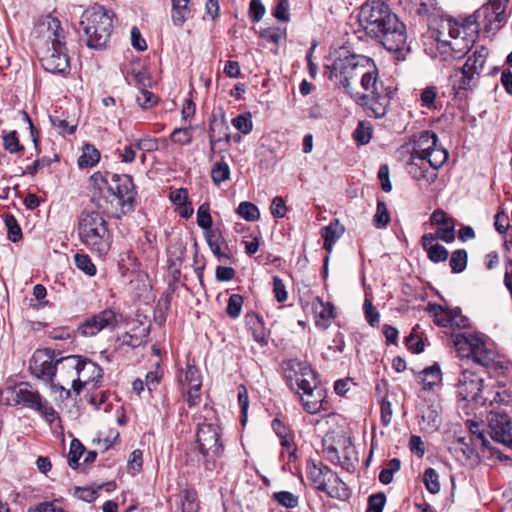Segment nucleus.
<instances>
[{"label":"nucleus","mask_w":512,"mask_h":512,"mask_svg":"<svg viewBox=\"0 0 512 512\" xmlns=\"http://www.w3.org/2000/svg\"><path fill=\"white\" fill-rule=\"evenodd\" d=\"M327 69L329 78L363 106L369 117L382 118L387 114L393 90L378 80V70L371 58L356 54L339 56Z\"/></svg>","instance_id":"obj_1"},{"label":"nucleus","mask_w":512,"mask_h":512,"mask_svg":"<svg viewBox=\"0 0 512 512\" xmlns=\"http://www.w3.org/2000/svg\"><path fill=\"white\" fill-rule=\"evenodd\" d=\"M476 12L465 19L464 22L445 20L439 29L433 33L436 41L434 58L439 59L444 65L454 60L461 59L469 51L474 42L472 34L477 31Z\"/></svg>","instance_id":"obj_2"},{"label":"nucleus","mask_w":512,"mask_h":512,"mask_svg":"<svg viewBox=\"0 0 512 512\" xmlns=\"http://www.w3.org/2000/svg\"><path fill=\"white\" fill-rule=\"evenodd\" d=\"M78 236L92 253L105 256L112 244V236L103 216L95 211H84L78 220Z\"/></svg>","instance_id":"obj_3"},{"label":"nucleus","mask_w":512,"mask_h":512,"mask_svg":"<svg viewBox=\"0 0 512 512\" xmlns=\"http://www.w3.org/2000/svg\"><path fill=\"white\" fill-rule=\"evenodd\" d=\"M113 17L114 14L102 6L90 7L82 13L80 25L88 47L102 49L107 45L113 32Z\"/></svg>","instance_id":"obj_4"},{"label":"nucleus","mask_w":512,"mask_h":512,"mask_svg":"<svg viewBox=\"0 0 512 512\" xmlns=\"http://www.w3.org/2000/svg\"><path fill=\"white\" fill-rule=\"evenodd\" d=\"M0 399L6 405L22 406L37 411L49 422L55 419L53 407L27 382L4 388L0 393Z\"/></svg>","instance_id":"obj_5"},{"label":"nucleus","mask_w":512,"mask_h":512,"mask_svg":"<svg viewBox=\"0 0 512 512\" xmlns=\"http://www.w3.org/2000/svg\"><path fill=\"white\" fill-rule=\"evenodd\" d=\"M105 182L111 197L110 203L114 207L111 214L120 217L132 208L134 202L135 191L132 177L126 174H111Z\"/></svg>","instance_id":"obj_6"},{"label":"nucleus","mask_w":512,"mask_h":512,"mask_svg":"<svg viewBox=\"0 0 512 512\" xmlns=\"http://www.w3.org/2000/svg\"><path fill=\"white\" fill-rule=\"evenodd\" d=\"M196 445L204 459L205 467L211 469L224 452L220 427L211 423L199 425L196 431Z\"/></svg>","instance_id":"obj_7"},{"label":"nucleus","mask_w":512,"mask_h":512,"mask_svg":"<svg viewBox=\"0 0 512 512\" xmlns=\"http://www.w3.org/2000/svg\"><path fill=\"white\" fill-rule=\"evenodd\" d=\"M394 13L388 5L379 0H373L363 4L358 14V21L365 33L371 38L385 26V22Z\"/></svg>","instance_id":"obj_8"},{"label":"nucleus","mask_w":512,"mask_h":512,"mask_svg":"<svg viewBox=\"0 0 512 512\" xmlns=\"http://www.w3.org/2000/svg\"><path fill=\"white\" fill-rule=\"evenodd\" d=\"M371 38L389 52H400L404 49L407 42L406 26L394 14L386 20L385 26L380 27V31Z\"/></svg>","instance_id":"obj_9"},{"label":"nucleus","mask_w":512,"mask_h":512,"mask_svg":"<svg viewBox=\"0 0 512 512\" xmlns=\"http://www.w3.org/2000/svg\"><path fill=\"white\" fill-rule=\"evenodd\" d=\"M35 46L41 50L51 46L60 47L65 43V31L59 19L47 15L41 18L33 29Z\"/></svg>","instance_id":"obj_10"},{"label":"nucleus","mask_w":512,"mask_h":512,"mask_svg":"<svg viewBox=\"0 0 512 512\" xmlns=\"http://www.w3.org/2000/svg\"><path fill=\"white\" fill-rule=\"evenodd\" d=\"M80 364V356L69 355L60 357L54 367V375L50 386L65 392L66 397L70 396L69 386L75 391L77 379V367Z\"/></svg>","instance_id":"obj_11"},{"label":"nucleus","mask_w":512,"mask_h":512,"mask_svg":"<svg viewBox=\"0 0 512 512\" xmlns=\"http://www.w3.org/2000/svg\"><path fill=\"white\" fill-rule=\"evenodd\" d=\"M308 478L315 489L327 493L331 497H338L344 483L339 476L328 466L322 463H309L307 467Z\"/></svg>","instance_id":"obj_12"},{"label":"nucleus","mask_w":512,"mask_h":512,"mask_svg":"<svg viewBox=\"0 0 512 512\" xmlns=\"http://www.w3.org/2000/svg\"><path fill=\"white\" fill-rule=\"evenodd\" d=\"M456 388L457 395L461 400L472 401L480 405L487 403L484 379L474 371L464 369L458 378Z\"/></svg>","instance_id":"obj_13"},{"label":"nucleus","mask_w":512,"mask_h":512,"mask_svg":"<svg viewBox=\"0 0 512 512\" xmlns=\"http://www.w3.org/2000/svg\"><path fill=\"white\" fill-rule=\"evenodd\" d=\"M284 377L292 391L300 394L307 385L316 380L315 372L306 361L290 359L283 363Z\"/></svg>","instance_id":"obj_14"},{"label":"nucleus","mask_w":512,"mask_h":512,"mask_svg":"<svg viewBox=\"0 0 512 512\" xmlns=\"http://www.w3.org/2000/svg\"><path fill=\"white\" fill-rule=\"evenodd\" d=\"M487 434L492 440L512 447V419L502 411H490L487 416Z\"/></svg>","instance_id":"obj_15"},{"label":"nucleus","mask_w":512,"mask_h":512,"mask_svg":"<svg viewBox=\"0 0 512 512\" xmlns=\"http://www.w3.org/2000/svg\"><path fill=\"white\" fill-rule=\"evenodd\" d=\"M57 359L53 350H36L30 359L29 369L31 374L43 382L50 384L53 379V370Z\"/></svg>","instance_id":"obj_16"},{"label":"nucleus","mask_w":512,"mask_h":512,"mask_svg":"<svg viewBox=\"0 0 512 512\" xmlns=\"http://www.w3.org/2000/svg\"><path fill=\"white\" fill-rule=\"evenodd\" d=\"M43 68L53 74H66L70 70L69 57L66 51V43L60 47L51 46L39 50Z\"/></svg>","instance_id":"obj_17"},{"label":"nucleus","mask_w":512,"mask_h":512,"mask_svg":"<svg viewBox=\"0 0 512 512\" xmlns=\"http://www.w3.org/2000/svg\"><path fill=\"white\" fill-rule=\"evenodd\" d=\"M119 322V315L111 310L105 309L100 313L88 318L80 327L79 332L86 337L95 336L101 330L112 329Z\"/></svg>","instance_id":"obj_18"},{"label":"nucleus","mask_w":512,"mask_h":512,"mask_svg":"<svg viewBox=\"0 0 512 512\" xmlns=\"http://www.w3.org/2000/svg\"><path fill=\"white\" fill-rule=\"evenodd\" d=\"M488 56V50L481 46L476 49L473 55L469 56L465 65L460 70L461 78L458 83V89L466 90L470 87V82L475 75H479L483 70Z\"/></svg>","instance_id":"obj_19"},{"label":"nucleus","mask_w":512,"mask_h":512,"mask_svg":"<svg viewBox=\"0 0 512 512\" xmlns=\"http://www.w3.org/2000/svg\"><path fill=\"white\" fill-rule=\"evenodd\" d=\"M178 380L183 387H188L186 400L189 406L197 405L201 399L200 388L202 385L199 369L194 365L187 364L185 369L180 370Z\"/></svg>","instance_id":"obj_20"},{"label":"nucleus","mask_w":512,"mask_h":512,"mask_svg":"<svg viewBox=\"0 0 512 512\" xmlns=\"http://www.w3.org/2000/svg\"><path fill=\"white\" fill-rule=\"evenodd\" d=\"M101 367L95 362L83 359L80 356V364L77 367V379L75 392L79 394L83 387L88 384L96 385L102 379Z\"/></svg>","instance_id":"obj_21"},{"label":"nucleus","mask_w":512,"mask_h":512,"mask_svg":"<svg viewBox=\"0 0 512 512\" xmlns=\"http://www.w3.org/2000/svg\"><path fill=\"white\" fill-rule=\"evenodd\" d=\"M506 6L488 1L479 10L476 11V17H480L485 30L491 31L499 29L505 19Z\"/></svg>","instance_id":"obj_22"},{"label":"nucleus","mask_w":512,"mask_h":512,"mask_svg":"<svg viewBox=\"0 0 512 512\" xmlns=\"http://www.w3.org/2000/svg\"><path fill=\"white\" fill-rule=\"evenodd\" d=\"M297 395L307 413L316 414L321 410L325 395L323 389L317 386V379Z\"/></svg>","instance_id":"obj_23"},{"label":"nucleus","mask_w":512,"mask_h":512,"mask_svg":"<svg viewBox=\"0 0 512 512\" xmlns=\"http://www.w3.org/2000/svg\"><path fill=\"white\" fill-rule=\"evenodd\" d=\"M208 137L210 144V158H212L216 154V146L218 143L225 142L226 144H229L231 140L229 125L223 117H213L210 120Z\"/></svg>","instance_id":"obj_24"},{"label":"nucleus","mask_w":512,"mask_h":512,"mask_svg":"<svg viewBox=\"0 0 512 512\" xmlns=\"http://www.w3.org/2000/svg\"><path fill=\"white\" fill-rule=\"evenodd\" d=\"M441 411L440 403L435 400L421 408V418L426 431L434 432L441 426Z\"/></svg>","instance_id":"obj_25"},{"label":"nucleus","mask_w":512,"mask_h":512,"mask_svg":"<svg viewBox=\"0 0 512 512\" xmlns=\"http://www.w3.org/2000/svg\"><path fill=\"white\" fill-rule=\"evenodd\" d=\"M421 244L430 261L439 263L448 259V250L443 245L435 243L432 233L424 234L421 238Z\"/></svg>","instance_id":"obj_26"},{"label":"nucleus","mask_w":512,"mask_h":512,"mask_svg":"<svg viewBox=\"0 0 512 512\" xmlns=\"http://www.w3.org/2000/svg\"><path fill=\"white\" fill-rule=\"evenodd\" d=\"M437 142V135L434 132H421L415 141L412 158L423 160L424 154L430 152L437 145Z\"/></svg>","instance_id":"obj_27"},{"label":"nucleus","mask_w":512,"mask_h":512,"mask_svg":"<svg viewBox=\"0 0 512 512\" xmlns=\"http://www.w3.org/2000/svg\"><path fill=\"white\" fill-rule=\"evenodd\" d=\"M450 451L455 455L457 460L465 465H472L477 462L478 456L471 445L466 442L464 437L458 438Z\"/></svg>","instance_id":"obj_28"},{"label":"nucleus","mask_w":512,"mask_h":512,"mask_svg":"<svg viewBox=\"0 0 512 512\" xmlns=\"http://www.w3.org/2000/svg\"><path fill=\"white\" fill-rule=\"evenodd\" d=\"M478 337V335L472 333H459L454 335V346L461 358H471L473 349L476 345V341L473 340H477Z\"/></svg>","instance_id":"obj_29"},{"label":"nucleus","mask_w":512,"mask_h":512,"mask_svg":"<svg viewBox=\"0 0 512 512\" xmlns=\"http://www.w3.org/2000/svg\"><path fill=\"white\" fill-rule=\"evenodd\" d=\"M475 341L476 345L473 349L471 359L481 366L489 367L494 362L495 352L487 346L481 337H478Z\"/></svg>","instance_id":"obj_30"},{"label":"nucleus","mask_w":512,"mask_h":512,"mask_svg":"<svg viewBox=\"0 0 512 512\" xmlns=\"http://www.w3.org/2000/svg\"><path fill=\"white\" fill-rule=\"evenodd\" d=\"M344 227L338 220L332 221L328 226L321 229V236L324 238V248L330 253L333 245L343 235Z\"/></svg>","instance_id":"obj_31"},{"label":"nucleus","mask_w":512,"mask_h":512,"mask_svg":"<svg viewBox=\"0 0 512 512\" xmlns=\"http://www.w3.org/2000/svg\"><path fill=\"white\" fill-rule=\"evenodd\" d=\"M171 18L176 26H182L191 16V0H171Z\"/></svg>","instance_id":"obj_32"},{"label":"nucleus","mask_w":512,"mask_h":512,"mask_svg":"<svg viewBox=\"0 0 512 512\" xmlns=\"http://www.w3.org/2000/svg\"><path fill=\"white\" fill-rule=\"evenodd\" d=\"M423 389L430 390L442 381V373L438 364L425 368L418 376Z\"/></svg>","instance_id":"obj_33"},{"label":"nucleus","mask_w":512,"mask_h":512,"mask_svg":"<svg viewBox=\"0 0 512 512\" xmlns=\"http://www.w3.org/2000/svg\"><path fill=\"white\" fill-rule=\"evenodd\" d=\"M429 313H431L434 317V321L438 326L441 327H449L451 326V320L453 317L451 315L452 309L444 308L440 305L429 304L427 307Z\"/></svg>","instance_id":"obj_34"},{"label":"nucleus","mask_w":512,"mask_h":512,"mask_svg":"<svg viewBox=\"0 0 512 512\" xmlns=\"http://www.w3.org/2000/svg\"><path fill=\"white\" fill-rule=\"evenodd\" d=\"M448 156V152L437 144L430 152L424 154L423 160H426L434 170H437L448 160Z\"/></svg>","instance_id":"obj_35"},{"label":"nucleus","mask_w":512,"mask_h":512,"mask_svg":"<svg viewBox=\"0 0 512 512\" xmlns=\"http://www.w3.org/2000/svg\"><path fill=\"white\" fill-rule=\"evenodd\" d=\"M100 152L91 144H85L83 153L78 158V165L81 168L92 167L99 162Z\"/></svg>","instance_id":"obj_36"},{"label":"nucleus","mask_w":512,"mask_h":512,"mask_svg":"<svg viewBox=\"0 0 512 512\" xmlns=\"http://www.w3.org/2000/svg\"><path fill=\"white\" fill-rule=\"evenodd\" d=\"M236 213L246 221L254 222L260 218L258 207L248 201H243L239 204Z\"/></svg>","instance_id":"obj_37"},{"label":"nucleus","mask_w":512,"mask_h":512,"mask_svg":"<svg viewBox=\"0 0 512 512\" xmlns=\"http://www.w3.org/2000/svg\"><path fill=\"white\" fill-rule=\"evenodd\" d=\"M372 136V125L367 121H360L353 132V139L358 145L367 144Z\"/></svg>","instance_id":"obj_38"},{"label":"nucleus","mask_w":512,"mask_h":512,"mask_svg":"<svg viewBox=\"0 0 512 512\" xmlns=\"http://www.w3.org/2000/svg\"><path fill=\"white\" fill-rule=\"evenodd\" d=\"M85 447L78 439H73L70 443V449L68 453V464L72 469H76L79 466V459L84 455Z\"/></svg>","instance_id":"obj_39"},{"label":"nucleus","mask_w":512,"mask_h":512,"mask_svg":"<svg viewBox=\"0 0 512 512\" xmlns=\"http://www.w3.org/2000/svg\"><path fill=\"white\" fill-rule=\"evenodd\" d=\"M212 181L219 185L230 178V168L225 161L216 162L211 169Z\"/></svg>","instance_id":"obj_40"},{"label":"nucleus","mask_w":512,"mask_h":512,"mask_svg":"<svg viewBox=\"0 0 512 512\" xmlns=\"http://www.w3.org/2000/svg\"><path fill=\"white\" fill-rule=\"evenodd\" d=\"M75 266L88 276L96 275V266L91 261L90 257L86 254L76 253L74 255Z\"/></svg>","instance_id":"obj_41"},{"label":"nucleus","mask_w":512,"mask_h":512,"mask_svg":"<svg viewBox=\"0 0 512 512\" xmlns=\"http://www.w3.org/2000/svg\"><path fill=\"white\" fill-rule=\"evenodd\" d=\"M449 265L454 273H461L467 266V252L464 249L454 251L450 257Z\"/></svg>","instance_id":"obj_42"},{"label":"nucleus","mask_w":512,"mask_h":512,"mask_svg":"<svg viewBox=\"0 0 512 512\" xmlns=\"http://www.w3.org/2000/svg\"><path fill=\"white\" fill-rule=\"evenodd\" d=\"M3 146L9 153H17L24 150L23 145L20 143L16 131L6 132L2 136Z\"/></svg>","instance_id":"obj_43"},{"label":"nucleus","mask_w":512,"mask_h":512,"mask_svg":"<svg viewBox=\"0 0 512 512\" xmlns=\"http://www.w3.org/2000/svg\"><path fill=\"white\" fill-rule=\"evenodd\" d=\"M50 121L60 134H73L77 128V123L69 122L60 116H50Z\"/></svg>","instance_id":"obj_44"},{"label":"nucleus","mask_w":512,"mask_h":512,"mask_svg":"<svg viewBox=\"0 0 512 512\" xmlns=\"http://www.w3.org/2000/svg\"><path fill=\"white\" fill-rule=\"evenodd\" d=\"M423 479L425 486L430 493L436 494L440 491L439 475L435 469H426Z\"/></svg>","instance_id":"obj_45"},{"label":"nucleus","mask_w":512,"mask_h":512,"mask_svg":"<svg viewBox=\"0 0 512 512\" xmlns=\"http://www.w3.org/2000/svg\"><path fill=\"white\" fill-rule=\"evenodd\" d=\"M390 221V216L383 201H378L376 213L373 217L374 226L377 228H384Z\"/></svg>","instance_id":"obj_46"},{"label":"nucleus","mask_w":512,"mask_h":512,"mask_svg":"<svg viewBox=\"0 0 512 512\" xmlns=\"http://www.w3.org/2000/svg\"><path fill=\"white\" fill-rule=\"evenodd\" d=\"M212 217L209 212V204H202L197 210V224L206 232L211 231Z\"/></svg>","instance_id":"obj_47"},{"label":"nucleus","mask_w":512,"mask_h":512,"mask_svg":"<svg viewBox=\"0 0 512 512\" xmlns=\"http://www.w3.org/2000/svg\"><path fill=\"white\" fill-rule=\"evenodd\" d=\"M249 324L251 325V331L254 340L260 344H265L266 333L263 327L262 319L259 316H255L249 321Z\"/></svg>","instance_id":"obj_48"},{"label":"nucleus","mask_w":512,"mask_h":512,"mask_svg":"<svg viewBox=\"0 0 512 512\" xmlns=\"http://www.w3.org/2000/svg\"><path fill=\"white\" fill-rule=\"evenodd\" d=\"M447 227H439L437 231L432 234L434 241L440 239L446 243H451L455 239V224L454 222H446Z\"/></svg>","instance_id":"obj_49"},{"label":"nucleus","mask_w":512,"mask_h":512,"mask_svg":"<svg viewBox=\"0 0 512 512\" xmlns=\"http://www.w3.org/2000/svg\"><path fill=\"white\" fill-rule=\"evenodd\" d=\"M273 499L286 508H295L298 497L289 491H280L273 494Z\"/></svg>","instance_id":"obj_50"},{"label":"nucleus","mask_w":512,"mask_h":512,"mask_svg":"<svg viewBox=\"0 0 512 512\" xmlns=\"http://www.w3.org/2000/svg\"><path fill=\"white\" fill-rule=\"evenodd\" d=\"M243 306V297L239 294H232L229 297L228 304H227V314L229 317L235 319L237 318L242 310Z\"/></svg>","instance_id":"obj_51"},{"label":"nucleus","mask_w":512,"mask_h":512,"mask_svg":"<svg viewBox=\"0 0 512 512\" xmlns=\"http://www.w3.org/2000/svg\"><path fill=\"white\" fill-rule=\"evenodd\" d=\"M5 225L8 228V239L14 243L19 241L22 237V232L15 217L12 215L6 216Z\"/></svg>","instance_id":"obj_52"},{"label":"nucleus","mask_w":512,"mask_h":512,"mask_svg":"<svg viewBox=\"0 0 512 512\" xmlns=\"http://www.w3.org/2000/svg\"><path fill=\"white\" fill-rule=\"evenodd\" d=\"M232 125L244 134H249L253 128L250 114L238 115L232 120Z\"/></svg>","instance_id":"obj_53"},{"label":"nucleus","mask_w":512,"mask_h":512,"mask_svg":"<svg viewBox=\"0 0 512 512\" xmlns=\"http://www.w3.org/2000/svg\"><path fill=\"white\" fill-rule=\"evenodd\" d=\"M170 139L174 143L188 145L192 141L191 130L189 128H176L172 132Z\"/></svg>","instance_id":"obj_54"},{"label":"nucleus","mask_w":512,"mask_h":512,"mask_svg":"<svg viewBox=\"0 0 512 512\" xmlns=\"http://www.w3.org/2000/svg\"><path fill=\"white\" fill-rule=\"evenodd\" d=\"M363 310L367 322L373 327L377 326L379 324V312L367 298L364 301Z\"/></svg>","instance_id":"obj_55"},{"label":"nucleus","mask_w":512,"mask_h":512,"mask_svg":"<svg viewBox=\"0 0 512 512\" xmlns=\"http://www.w3.org/2000/svg\"><path fill=\"white\" fill-rule=\"evenodd\" d=\"M314 309L316 314L325 320H329L334 318V307L330 303H324L319 298H317V303H314Z\"/></svg>","instance_id":"obj_56"},{"label":"nucleus","mask_w":512,"mask_h":512,"mask_svg":"<svg viewBox=\"0 0 512 512\" xmlns=\"http://www.w3.org/2000/svg\"><path fill=\"white\" fill-rule=\"evenodd\" d=\"M238 401L241 408V422L244 425L247 419V410L249 407L248 392L244 385L238 387Z\"/></svg>","instance_id":"obj_57"},{"label":"nucleus","mask_w":512,"mask_h":512,"mask_svg":"<svg viewBox=\"0 0 512 512\" xmlns=\"http://www.w3.org/2000/svg\"><path fill=\"white\" fill-rule=\"evenodd\" d=\"M410 174L414 179L426 180L429 184L433 183L437 178L436 173H428L415 163H412L410 166Z\"/></svg>","instance_id":"obj_58"},{"label":"nucleus","mask_w":512,"mask_h":512,"mask_svg":"<svg viewBox=\"0 0 512 512\" xmlns=\"http://www.w3.org/2000/svg\"><path fill=\"white\" fill-rule=\"evenodd\" d=\"M265 11L261 0H251L249 4V16L252 22H259L263 18Z\"/></svg>","instance_id":"obj_59"},{"label":"nucleus","mask_w":512,"mask_h":512,"mask_svg":"<svg viewBox=\"0 0 512 512\" xmlns=\"http://www.w3.org/2000/svg\"><path fill=\"white\" fill-rule=\"evenodd\" d=\"M287 207L282 197L276 196L273 198L270 206L271 214L276 218H283L286 214Z\"/></svg>","instance_id":"obj_60"},{"label":"nucleus","mask_w":512,"mask_h":512,"mask_svg":"<svg viewBox=\"0 0 512 512\" xmlns=\"http://www.w3.org/2000/svg\"><path fill=\"white\" fill-rule=\"evenodd\" d=\"M273 293L276 300L280 303L286 301L287 299V291L285 284L282 279L278 276L273 277Z\"/></svg>","instance_id":"obj_61"},{"label":"nucleus","mask_w":512,"mask_h":512,"mask_svg":"<svg viewBox=\"0 0 512 512\" xmlns=\"http://www.w3.org/2000/svg\"><path fill=\"white\" fill-rule=\"evenodd\" d=\"M277 5L274 11V16L276 19L287 22L289 21V2L288 0H277Z\"/></svg>","instance_id":"obj_62"},{"label":"nucleus","mask_w":512,"mask_h":512,"mask_svg":"<svg viewBox=\"0 0 512 512\" xmlns=\"http://www.w3.org/2000/svg\"><path fill=\"white\" fill-rule=\"evenodd\" d=\"M137 102L142 108L146 109L152 107L157 102V98L151 91L143 89L137 96Z\"/></svg>","instance_id":"obj_63"},{"label":"nucleus","mask_w":512,"mask_h":512,"mask_svg":"<svg viewBox=\"0 0 512 512\" xmlns=\"http://www.w3.org/2000/svg\"><path fill=\"white\" fill-rule=\"evenodd\" d=\"M28 512H68L53 502H42L31 506Z\"/></svg>","instance_id":"obj_64"}]
</instances>
